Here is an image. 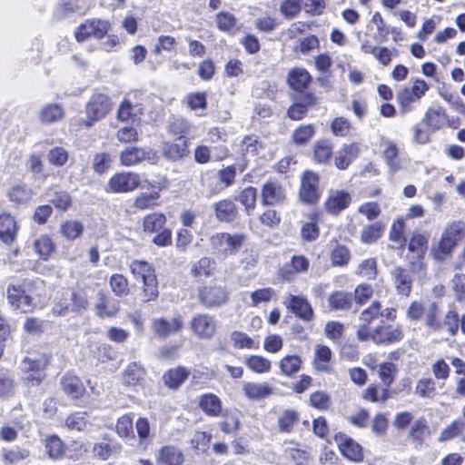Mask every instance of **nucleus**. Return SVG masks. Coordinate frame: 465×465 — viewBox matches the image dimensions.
Listing matches in <instances>:
<instances>
[{
    "mask_svg": "<svg viewBox=\"0 0 465 465\" xmlns=\"http://www.w3.org/2000/svg\"><path fill=\"white\" fill-rule=\"evenodd\" d=\"M51 357L43 354L35 358L26 357L22 362V370L25 372V381L28 384L37 385L45 377V369L50 363Z\"/></svg>",
    "mask_w": 465,
    "mask_h": 465,
    "instance_id": "39448f33",
    "label": "nucleus"
},
{
    "mask_svg": "<svg viewBox=\"0 0 465 465\" xmlns=\"http://www.w3.org/2000/svg\"><path fill=\"white\" fill-rule=\"evenodd\" d=\"M361 397L371 402L384 403L390 398V394L387 388L371 384L361 391Z\"/></svg>",
    "mask_w": 465,
    "mask_h": 465,
    "instance_id": "37998d69",
    "label": "nucleus"
},
{
    "mask_svg": "<svg viewBox=\"0 0 465 465\" xmlns=\"http://www.w3.org/2000/svg\"><path fill=\"white\" fill-rule=\"evenodd\" d=\"M245 240L243 233L217 232L210 237V244L213 252L227 257L235 254Z\"/></svg>",
    "mask_w": 465,
    "mask_h": 465,
    "instance_id": "20e7f679",
    "label": "nucleus"
},
{
    "mask_svg": "<svg viewBox=\"0 0 465 465\" xmlns=\"http://www.w3.org/2000/svg\"><path fill=\"white\" fill-rule=\"evenodd\" d=\"M383 157L386 161V163L389 167L391 173H395L401 169V165L399 161L397 160V156L399 153V150L395 143L390 141L383 142Z\"/></svg>",
    "mask_w": 465,
    "mask_h": 465,
    "instance_id": "c03bdc74",
    "label": "nucleus"
},
{
    "mask_svg": "<svg viewBox=\"0 0 465 465\" xmlns=\"http://www.w3.org/2000/svg\"><path fill=\"white\" fill-rule=\"evenodd\" d=\"M309 222L303 223L301 229V236L304 241H315L320 234L318 223L320 215L318 213H312L308 214Z\"/></svg>",
    "mask_w": 465,
    "mask_h": 465,
    "instance_id": "f704fd0d",
    "label": "nucleus"
},
{
    "mask_svg": "<svg viewBox=\"0 0 465 465\" xmlns=\"http://www.w3.org/2000/svg\"><path fill=\"white\" fill-rule=\"evenodd\" d=\"M369 341L375 344H391L399 342L403 339V331L401 327L393 325H378L374 327L372 333L370 335Z\"/></svg>",
    "mask_w": 465,
    "mask_h": 465,
    "instance_id": "ddd939ff",
    "label": "nucleus"
},
{
    "mask_svg": "<svg viewBox=\"0 0 465 465\" xmlns=\"http://www.w3.org/2000/svg\"><path fill=\"white\" fill-rule=\"evenodd\" d=\"M166 223V217L163 213H153L146 215L143 221L144 232H156L163 228Z\"/></svg>",
    "mask_w": 465,
    "mask_h": 465,
    "instance_id": "09e8293b",
    "label": "nucleus"
},
{
    "mask_svg": "<svg viewBox=\"0 0 465 465\" xmlns=\"http://www.w3.org/2000/svg\"><path fill=\"white\" fill-rule=\"evenodd\" d=\"M332 352L326 345H317L314 351L313 366L318 371L331 372Z\"/></svg>",
    "mask_w": 465,
    "mask_h": 465,
    "instance_id": "cd10ccee",
    "label": "nucleus"
},
{
    "mask_svg": "<svg viewBox=\"0 0 465 465\" xmlns=\"http://www.w3.org/2000/svg\"><path fill=\"white\" fill-rule=\"evenodd\" d=\"M188 377V371L179 367L173 370H170L163 375L164 383L172 388L177 389Z\"/></svg>",
    "mask_w": 465,
    "mask_h": 465,
    "instance_id": "3c124183",
    "label": "nucleus"
},
{
    "mask_svg": "<svg viewBox=\"0 0 465 465\" xmlns=\"http://www.w3.org/2000/svg\"><path fill=\"white\" fill-rule=\"evenodd\" d=\"M110 23L101 19H88L76 27L74 31L77 42H84L90 37L103 38L110 30Z\"/></svg>",
    "mask_w": 465,
    "mask_h": 465,
    "instance_id": "6e6552de",
    "label": "nucleus"
},
{
    "mask_svg": "<svg viewBox=\"0 0 465 465\" xmlns=\"http://www.w3.org/2000/svg\"><path fill=\"white\" fill-rule=\"evenodd\" d=\"M334 440L343 456L353 461L362 460V448L353 439L342 432H339L335 435Z\"/></svg>",
    "mask_w": 465,
    "mask_h": 465,
    "instance_id": "dca6fc26",
    "label": "nucleus"
},
{
    "mask_svg": "<svg viewBox=\"0 0 465 465\" xmlns=\"http://www.w3.org/2000/svg\"><path fill=\"white\" fill-rule=\"evenodd\" d=\"M213 262L210 258H201L192 266L191 273L196 278L208 277L212 274L213 269Z\"/></svg>",
    "mask_w": 465,
    "mask_h": 465,
    "instance_id": "0e129e2a",
    "label": "nucleus"
},
{
    "mask_svg": "<svg viewBox=\"0 0 465 465\" xmlns=\"http://www.w3.org/2000/svg\"><path fill=\"white\" fill-rule=\"evenodd\" d=\"M141 184V177L133 172H119L110 177L104 189L108 193H124L137 189Z\"/></svg>",
    "mask_w": 465,
    "mask_h": 465,
    "instance_id": "423d86ee",
    "label": "nucleus"
},
{
    "mask_svg": "<svg viewBox=\"0 0 465 465\" xmlns=\"http://www.w3.org/2000/svg\"><path fill=\"white\" fill-rule=\"evenodd\" d=\"M7 299L11 306L22 312H27L34 307L33 297L25 285H10L7 288Z\"/></svg>",
    "mask_w": 465,
    "mask_h": 465,
    "instance_id": "f8f14e48",
    "label": "nucleus"
},
{
    "mask_svg": "<svg viewBox=\"0 0 465 465\" xmlns=\"http://www.w3.org/2000/svg\"><path fill=\"white\" fill-rule=\"evenodd\" d=\"M395 287L400 294L409 296L411 291L412 279L402 268H395L392 271Z\"/></svg>",
    "mask_w": 465,
    "mask_h": 465,
    "instance_id": "72a5a7b5",
    "label": "nucleus"
},
{
    "mask_svg": "<svg viewBox=\"0 0 465 465\" xmlns=\"http://www.w3.org/2000/svg\"><path fill=\"white\" fill-rule=\"evenodd\" d=\"M283 304L288 310L303 321H312L314 316L310 302L303 295L289 294L285 297Z\"/></svg>",
    "mask_w": 465,
    "mask_h": 465,
    "instance_id": "4468645a",
    "label": "nucleus"
},
{
    "mask_svg": "<svg viewBox=\"0 0 465 465\" xmlns=\"http://www.w3.org/2000/svg\"><path fill=\"white\" fill-rule=\"evenodd\" d=\"M240 148L242 155L246 158L253 157L257 154H262V156L264 157V154L262 153L263 143L256 136L244 137L241 143Z\"/></svg>",
    "mask_w": 465,
    "mask_h": 465,
    "instance_id": "4c0bfd02",
    "label": "nucleus"
},
{
    "mask_svg": "<svg viewBox=\"0 0 465 465\" xmlns=\"http://www.w3.org/2000/svg\"><path fill=\"white\" fill-rule=\"evenodd\" d=\"M361 51L366 54H371L383 66H389L392 57L396 56L398 51L396 48L389 49L386 46L372 45L368 40L361 45Z\"/></svg>",
    "mask_w": 465,
    "mask_h": 465,
    "instance_id": "a211bd4d",
    "label": "nucleus"
},
{
    "mask_svg": "<svg viewBox=\"0 0 465 465\" xmlns=\"http://www.w3.org/2000/svg\"><path fill=\"white\" fill-rule=\"evenodd\" d=\"M302 364V360L298 355H286L279 362V366L282 374L291 376L298 372Z\"/></svg>",
    "mask_w": 465,
    "mask_h": 465,
    "instance_id": "de8ad7c7",
    "label": "nucleus"
},
{
    "mask_svg": "<svg viewBox=\"0 0 465 465\" xmlns=\"http://www.w3.org/2000/svg\"><path fill=\"white\" fill-rule=\"evenodd\" d=\"M45 449L51 459H60L64 456V446L57 436H49L45 439Z\"/></svg>",
    "mask_w": 465,
    "mask_h": 465,
    "instance_id": "bf43d9fd",
    "label": "nucleus"
},
{
    "mask_svg": "<svg viewBox=\"0 0 465 465\" xmlns=\"http://www.w3.org/2000/svg\"><path fill=\"white\" fill-rule=\"evenodd\" d=\"M88 424L87 413L84 411L74 412L65 420V426L69 430H75L77 431L85 430Z\"/></svg>",
    "mask_w": 465,
    "mask_h": 465,
    "instance_id": "13d9d810",
    "label": "nucleus"
},
{
    "mask_svg": "<svg viewBox=\"0 0 465 465\" xmlns=\"http://www.w3.org/2000/svg\"><path fill=\"white\" fill-rule=\"evenodd\" d=\"M465 423L462 420H455L449 426L444 428L439 437L440 441L450 440L459 436L464 430Z\"/></svg>",
    "mask_w": 465,
    "mask_h": 465,
    "instance_id": "69168bd1",
    "label": "nucleus"
},
{
    "mask_svg": "<svg viewBox=\"0 0 465 465\" xmlns=\"http://www.w3.org/2000/svg\"><path fill=\"white\" fill-rule=\"evenodd\" d=\"M215 213L220 221L231 222L236 217L237 210L233 202L223 200L216 203Z\"/></svg>",
    "mask_w": 465,
    "mask_h": 465,
    "instance_id": "a18cd8bd",
    "label": "nucleus"
},
{
    "mask_svg": "<svg viewBox=\"0 0 465 465\" xmlns=\"http://www.w3.org/2000/svg\"><path fill=\"white\" fill-rule=\"evenodd\" d=\"M428 242L429 238L427 235L420 233L413 234L409 243L411 254L425 255L428 249Z\"/></svg>",
    "mask_w": 465,
    "mask_h": 465,
    "instance_id": "052dcab7",
    "label": "nucleus"
},
{
    "mask_svg": "<svg viewBox=\"0 0 465 465\" xmlns=\"http://www.w3.org/2000/svg\"><path fill=\"white\" fill-rule=\"evenodd\" d=\"M299 421V414L293 410H285L278 418L279 429L282 432H290Z\"/></svg>",
    "mask_w": 465,
    "mask_h": 465,
    "instance_id": "5fc2aeb1",
    "label": "nucleus"
},
{
    "mask_svg": "<svg viewBox=\"0 0 465 465\" xmlns=\"http://www.w3.org/2000/svg\"><path fill=\"white\" fill-rule=\"evenodd\" d=\"M94 310L100 318H113L119 312L120 304L118 301L114 300L110 295L99 292L94 304Z\"/></svg>",
    "mask_w": 465,
    "mask_h": 465,
    "instance_id": "6ab92c4d",
    "label": "nucleus"
},
{
    "mask_svg": "<svg viewBox=\"0 0 465 465\" xmlns=\"http://www.w3.org/2000/svg\"><path fill=\"white\" fill-rule=\"evenodd\" d=\"M380 316H383L380 302H373L369 307L360 313L356 331L358 340L361 341H369V337H371L370 335L372 333L374 329L371 324Z\"/></svg>",
    "mask_w": 465,
    "mask_h": 465,
    "instance_id": "0eeeda50",
    "label": "nucleus"
},
{
    "mask_svg": "<svg viewBox=\"0 0 465 465\" xmlns=\"http://www.w3.org/2000/svg\"><path fill=\"white\" fill-rule=\"evenodd\" d=\"M465 232V223L458 221L449 223L443 230L437 249L434 251V256L441 260L444 256L452 252L459 241L462 238Z\"/></svg>",
    "mask_w": 465,
    "mask_h": 465,
    "instance_id": "7ed1b4c3",
    "label": "nucleus"
},
{
    "mask_svg": "<svg viewBox=\"0 0 465 465\" xmlns=\"http://www.w3.org/2000/svg\"><path fill=\"white\" fill-rule=\"evenodd\" d=\"M183 460V452L172 445L163 446L156 455L157 463L162 465H182Z\"/></svg>",
    "mask_w": 465,
    "mask_h": 465,
    "instance_id": "b1692460",
    "label": "nucleus"
},
{
    "mask_svg": "<svg viewBox=\"0 0 465 465\" xmlns=\"http://www.w3.org/2000/svg\"><path fill=\"white\" fill-rule=\"evenodd\" d=\"M64 392L72 399H79L85 391L81 380L74 375H65L61 381Z\"/></svg>",
    "mask_w": 465,
    "mask_h": 465,
    "instance_id": "c756f323",
    "label": "nucleus"
},
{
    "mask_svg": "<svg viewBox=\"0 0 465 465\" xmlns=\"http://www.w3.org/2000/svg\"><path fill=\"white\" fill-rule=\"evenodd\" d=\"M122 449L119 443H109L107 441H100L94 443L93 447V454L101 460H107L111 456L120 452Z\"/></svg>",
    "mask_w": 465,
    "mask_h": 465,
    "instance_id": "58836bf2",
    "label": "nucleus"
},
{
    "mask_svg": "<svg viewBox=\"0 0 465 465\" xmlns=\"http://www.w3.org/2000/svg\"><path fill=\"white\" fill-rule=\"evenodd\" d=\"M242 391L250 401H261L273 393V388L267 382L243 381Z\"/></svg>",
    "mask_w": 465,
    "mask_h": 465,
    "instance_id": "aec40b11",
    "label": "nucleus"
},
{
    "mask_svg": "<svg viewBox=\"0 0 465 465\" xmlns=\"http://www.w3.org/2000/svg\"><path fill=\"white\" fill-rule=\"evenodd\" d=\"M145 371L137 362L128 364L123 373V383L127 386H143L144 383Z\"/></svg>",
    "mask_w": 465,
    "mask_h": 465,
    "instance_id": "a878e982",
    "label": "nucleus"
},
{
    "mask_svg": "<svg viewBox=\"0 0 465 465\" xmlns=\"http://www.w3.org/2000/svg\"><path fill=\"white\" fill-rule=\"evenodd\" d=\"M109 285L112 292L118 297H124L129 293V282L123 274H113L110 278Z\"/></svg>",
    "mask_w": 465,
    "mask_h": 465,
    "instance_id": "6e6d98bb",
    "label": "nucleus"
},
{
    "mask_svg": "<svg viewBox=\"0 0 465 465\" xmlns=\"http://www.w3.org/2000/svg\"><path fill=\"white\" fill-rule=\"evenodd\" d=\"M316 104V97L310 93L302 94L297 102L288 109V115L292 120H301L307 114L309 108Z\"/></svg>",
    "mask_w": 465,
    "mask_h": 465,
    "instance_id": "5701e85b",
    "label": "nucleus"
},
{
    "mask_svg": "<svg viewBox=\"0 0 465 465\" xmlns=\"http://www.w3.org/2000/svg\"><path fill=\"white\" fill-rule=\"evenodd\" d=\"M244 207L248 214L255 208L257 199V190L253 187H247L241 192L236 198Z\"/></svg>",
    "mask_w": 465,
    "mask_h": 465,
    "instance_id": "680f3d73",
    "label": "nucleus"
},
{
    "mask_svg": "<svg viewBox=\"0 0 465 465\" xmlns=\"http://www.w3.org/2000/svg\"><path fill=\"white\" fill-rule=\"evenodd\" d=\"M459 317L455 310H449L442 318L441 311L436 302H430L426 307L424 323L428 329L440 331L446 329L450 336L456 335L459 329Z\"/></svg>",
    "mask_w": 465,
    "mask_h": 465,
    "instance_id": "f257e3e1",
    "label": "nucleus"
},
{
    "mask_svg": "<svg viewBox=\"0 0 465 465\" xmlns=\"http://www.w3.org/2000/svg\"><path fill=\"white\" fill-rule=\"evenodd\" d=\"M190 328L198 339L210 340L216 332L217 321L214 316L208 313H198L192 318Z\"/></svg>",
    "mask_w": 465,
    "mask_h": 465,
    "instance_id": "1a4fd4ad",
    "label": "nucleus"
},
{
    "mask_svg": "<svg viewBox=\"0 0 465 465\" xmlns=\"http://www.w3.org/2000/svg\"><path fill=\"white\" fill-rule=\"evenodd\" d=\"M232 344L237 349H256L259 343L249 337L246 333L235 331L231 334Z\"/></svg>",
    "mask_w": 465,
    "mask_h": 465,
    "instance_id": "338daca9",
    "label": "nucleus"
},
{
    "mask_svg": "<svg viewBox=\"0 0 465 465\" xmlns=\"http://www.w3.org/2000/svg\"><path fill=\"white\" fill-rule=\"evenodd\" d=\"M154 153L149 150L139 147H128L120 154V163L124 166H132L140 163L143 161H151Z\"/></svg>",
    "mask_w": 465,
    "mask_h": 465,
    "instance_id": "412c9836",
    "label": "nucleus"
},
{
    "mask_svg": "<svg viewBox=\"0 0 465 465\" xmlns=\"http://www.w3.org/2000/svg\"><path fill=\"white\" fill-rule=\"evenodd\" d=\"M359 148L356 143L345 144L334 156L335 166L340 170H345L357 157Z\"/></svg>",
    "mask_w": 465,
    "mask_h": 465,
    "instance_id": "c85d7f7f",
    "label": "nucleus"
},
{
    "mask_svg": "<svg viewBox=\"0 0 465 465\" xmlns=\"http://www.w3.org/2000/svg\"><path fill=\"white\" fill-rule=\"evenodd\" d=\"M397 100L403 112H408L411 109V104L420 100L415 93H412L411 88H402L397 94Z\"/></svg>",
    "mask_w": 465,
    "mask_h": 465,
    "instance_id": "774afa93",
    "label": "nucleus"
},
{
    "mask_svg": "<svg viewBox=\"0 0 465 465\" xmlns=\"http://www.w3.org/2000/svg\"><path fill=\"white\" fill-rule=\"evenodd\" d=\"M447 116L443 108L438 107L436 109H429L424 116V123L432 130H439L441 128L445 122Z\"/></svg>",
    "mask_w": 465,
    "mask_h": 465,
    "instance_id": "a19ab883",
    "label": "nucleus"
},
{
    "mask_svg": "<svg viewBox=\"0 0 465 465\" xmlns=\"http://www.w3.org/2000/svg\"><path fill=\"white\" fill-rule=\"evenodd\" d=\"M160 193L152 191L150 193H142L136 196L134 202V206L138 210L152 209L158 206L160 200Z\"/></svg>",
    "mask_w": 465,
    "mask_h": 465,
    "instance_id": "ea45409f",
    "label": "nucleus"
},
{
    "mask_svg": "<svg viewBox=\"0 0 465 465\" xmlns=\"http://www.w3.org/2000/svg\"><path fill=\"white\" fill-rule=\"evenodd\" d=\"M351 202V196L343 190H331L324 203L326 211L333 215L346 209Z\"/></svg>",
    "mask_w": 465,
    "mask_h": 465,
    "instance_id": "f3484780",
    "label": "nucleus"
},
{
    "mask_svg": "<svg viewBox=\"0 0 465 465\" xmlns=\"http://www.w3.org/2000/svg\"><path fill=\"white\" fill-rule=\"evenodd\" d=\"M285 196V190L276 182H267L262 188V203L264 205L281 203Z\"/></svg>",
    "mask_w": 465,
    "mask_h": 465,
    "instance_id": "4be33fe9",
    "label": "nucleus"
},
{
    "mask_svg": "<svg viewBox=\"0 0 465 465\" xmlns=\"http://www.w3.org/2000/svg\"><path fill=\"white\" fill-rule=\"evenodd\" d=\"M130 270L138 282H143V301L147 302L158 298V281L153 267L145 261L134 260L130 263Z\"/></svg>",
    "mask_w": 465,
    "mask_h": 465,
    "instance_id": "f03ea898",
    "label": "nucleus"
},
{
    "mask_svg": "<svg viewBox=\"0 0 465 465\" xmlns=\"http://www.w3.org/2000/svg\"><path fill=\"white\" fill-rule=\"evenodd\" d=\"M60 232L68 241L76 240L84 232V224L79 221H65L60 226Z\"/></svg>",
    "mask_w": 465,
    "mask_h": 465,
    "instance_id": "79ce46f5",
    "label": "nucleus"
},
{
    "mask_svg": "<svg viewBox=\"0 0 465 465\" xmlns=\"http://www.w3.org/2000/svg\"><path fill=\"white\" fill-rule=\"evenodd\" d=\"M310 74L303 68H293L288 73L287 81L291 88L302 91L311 83Z\"/></svg>",
    "mask_w": 465,
    "mask_h": 465,
    "instance_id": "2f4dec72",
    "label": "nucleus"
},
{
    "mask_svg": "<svg viewBox=\"0 0 465 465\" xmlns=\"http://www.w3.org/2000/svg\"><path fill=\"white\" fill-rule=\"evenodd\" d=\"M64 116V110L58 104H45L39 111V119L43 124H50L61 121Z\"/></svg>",
    "mask_w": 465,
    "mask_h": 465,
    "instance_id": "7c9ffc66",
    "label": "nucleus"
},
{
    "mask_svg": "<svg viewBox=\"0 0 465 465\" xmlns=\"http://www.w3.org/2000/svg\"><path fill=\"white\" fill-rule=\"evenodd\" d=\"M29 455L28 450L20 447L3 449L1 451L2 461L5 465H18L27 459Z\"/></svg>",
    "mask_w": 465,
    "mask_h": 465,
    "instance_id": "c9c22d12",
    "label": "nucleus"
},
{
    "mask_svg": "<svg viewBox=\"0 0 465 465\" xmlns=\"http://www.w3.org/2000/svg\"><path fill=\"white\" fill-rule=\"evenodd\" d=\"M321 196L319 176L312 171L304 172L300 188V199L305 203H314Z\"/></svg>",
    "mask_w": 465,
    "mask_h": 465,
    "instance_id": "9b49d317",
    "label": "nucleus"
},
{
    "mask_svg": "<svg viewBox=\"0 0 465 465\" xmlns=\"http://www.w3.org/2000/svg\"><path fill=\"white\" fill-rule=\"evenodd\" d=\"M199 299L205 307L213 308L226 303L229 294L221 286H204L199 290Z\"/></svg>",
    "mask_w": 465,
    "mask_h": 465,
    "instance_id": "2eb2a0df",
    "label": "nucleus"
},
{
    "mask_svg": "<svg viewBox=\"0 0 465 465\" xmlns=\"http://www.w3.org/2000/svg\"><path fill=\"white\" fill-rule=\"evenodd\" d=\"M332 153V146L328 140H320L314 145V159L320 163H327Z\"/></svg>",
    "mask_w": 465,
    "mask_h": 465,
    "instance_id": "e2e57ef3",
    "label": "nucleus"
},
{
    "mask_svg": "<svg viewBox=\"0 0 465 465\" xmlns=\"http://www.w3.org/2000/svg\"><path fill=\"white\" fill-rule=\"evenodd\" d=\"M34 247L38 255L47 260L55 251V244L47 235H42L35 241Z\"/></svg>",
    "mask_w": 465,
    "mask_h": 465,
    "instance_id": "603ef678",
    "label": "nucleus"
},
{
    "mask_svg": "<svg viewBox=\"0 0 465 465\" xmlns=\"http://www.w3.org/2000/svg\"><path fill=\"white\" fill-rule=\"evenodd\" d=\"M384 230V224L380 222L369 224L362 229L361 239L364 243H372L382 236Z\"/></svg>",
    "mask_w": 465,
    "mask_h": 465,
    "instance_id": "49530a36",
    "label": "nucleus"
},
{
    "mask_svg": "<svg viewBox=\"0 0 465 465\" xmlns=\"http://www.w3.org/2000/svg\"><path fill=\"white\" fill-rule=\"evenodd\" d=\"M112 103L110 98L103 94H96L92 96L86 106L87 121L83 124L89 127L93 123L104 118L111 110Z\"/></svg>",
    "mask_w": 465,
    "mask_h": 465,
    "instance_id": "9d476101",
    "label": "nucleus"
},
{
    "mask_svg": "<svg viewBox=\"0 0 465 465\" xmlns=\"http://www.w3.org/2000/svg\"><path fill=\"white\" fill-rule=\"evenodd\" d=\"M152 327L157 335L166 337L173 332L181 331L183 328V322L179 317L173 318L170 321L164 318H158L153 321Z\"/></svg>",
    "mask_w": 465,
    "mask_h": 465,
    "instance_id": "393cba45",
    "label": "nucleus"
},
{
    "mask_svg": "<svg viewBox=\"0 0 465 465\" xmlns=\"http://www.w3.org/2000/svg\"><path fill=\"white\" fill-rule=\"evenodd\" d=\"M199 405L203 412L209 416L216 417L222 411V401L213 393L203 395L200 399Z\"/></svg>",
    "mask_w": 465,
    "mask_h": 465,
    "instance_id": "e433bc0d",
    "label": "nucleus"
},
{
    "mask_svg": "<svg viewBox=\"0 0 465 465\" xmlns=\"http://www.w3.org/2000/svg\"><path fill=\"white\" fill-rule=\"evenodd\" d=\"M330 307L336 311L349 310L352 304L351 294L344 292H335L329 298Z\"/></svg>",
    "mask_w": 465,
    "mask_h": 465,
    "instance_id": "8fccbe9b",
    "label": "nucleus"
},
{
    "mask_svg": "<svg viewBox=\"0 0 465 465\" xmlns=\"http://www.w3.org/2000/svg\"><path fill=\"white\" fill-rule=\"evenodd\" d=\"M246 366L255 373H266L271 370V361L260 355H252L244 361Z\"/></svg>",
    "mask_w": 465,
    "mask_h": 465,
    "instance_id": "864d4df0",
    "label": "nucleus"
},
{
    "mask_svg": "<svg viewBox=\"0 0 465 465\" xmlns=\"http://www.w3.org/2000/svg\"><path fill=\"white\" fill-rule=\"evenodd\" d=\"M17 226L15 218L8 213L0 215V238L3 242H12L16 235Z\"/></svg>",
    "mask_w": 465,
    "mask_h": 465,
    "instance_id": "473e14b6",
    "label": "nucleus"
},
{
    "mask_svg": "<svg viewBox=\"0 0 465 465\" xmlns=\"http://www.w3.org/2000/svg\"><path fill=\"white\" fill-rule=\"evenodd\" d=\"M275 297V292L270 287L257 289L250 293V305L257 307L261 303H268Z\"/></svg>",
    "mask_w": 465,
    "mask_h": 465,
    "instance_id": "4d7b16f0",
    "label": "nucleus"
},
{
    "mask_svg": "<svg viewBox=\"0 0 465 465\" xmlns=\"http://www.w3.org/2000/svg\"><path fill=\"white\" fill-rule=\"evenodd\" d=\"M187 153L186 140L183 136H179L174 142H165L163 145V155L172 161L182 159Z\"/></svg>",
    "mask_w": 465,
    "mask_h": 465,
    "instance_id": "bb28decb",
    "label": "nucleus"
}]
</instances>
